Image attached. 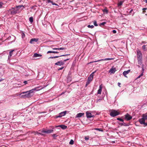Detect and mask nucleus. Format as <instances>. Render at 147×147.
<instances>
[{"mask_svg": "<svg viewBox=\"0 0 147 147\" xmlns=\"http://www.w3.org/2000/svg\"><path fill=\"white\" fill-rule=\"evenodd\" d=\"M37 89V88H35L29 91L23 92L21 94H26L25 95H23L21 97L23 98H29L32 96L34 94L33 92Z\"/></svg>", "mask_w": 147, "mask_h": 147, "instance_id": "nucleus-1", "label": "nucleus"}, {"mask_svg": "<svg viewBox=\"0 0 147 147\" xmlns=\"http://www.w3.org/2000/svg\"><path fill=\"white\" fill-rule=\"evenodd\" d=\"M119 114V113L117 111L115 110H112L110 113V115L111 116L114 117L118 115Z\"/></svg>", "mask_w": 147, "mask_h": 147, "instance_id": "nucleus-2", "label": "nucleus"}, {"mask_svg": "<svg viewBox=\"0 0 147 147\" xmlns=\"http://www.w3.org/2000/svg\"><path fill=\"white\" fill-rule=\"evenodd\" d=\"M113 59H114L113 58H105V59H101L99 60H98L96 61H91V62H90L89 63L90 64V63H92L94 62H98V61H106V60H113Z\"/></svg>", "mask_w": 147, "mask_h": 147, "instance_id": "nucleus-3", "label": "nucleus"}, {"mask_svg": "<svg viewBox=\"0 0 147 147\" xmlns=\"http://www.w3.org/2000/svg\"><path fill=\"white\" fill-rule=\"evenodd\" d=\"M9 12L11 14L14 15L16 14L17 12V9L15 8H12L11 9H10Z\"/></svg>", "mask_w": 147, "mask_h": 147, "instance_id": "nucleus-4", "label": "nucleus"}, {"mask_svg": "<svg viewBox=\"0 0 147 147\" xmlns=\"http://www.w3.org/2000/svg\"><path fill=\"white\" fill-rule=\"evenodd\" d=\"M137 59H142V53L139 50L137 51Z\"/></svg>", "mask_w": 147, "mask_h": 147, "instance_id": "nucleus-5", "label": "nucleus"}, {"mask_svg": "<svg viewBox=\"0 0 147 147\" xmlns=\"http://www.w3.org/2000/svg\"><path fill=\"white\" fill-rule=\"evenodd\" d=\"M96 72V71L92 72L90 76L88 78V80L89 81L91 82L92 81L93 78L94 74Z\"/></svg>", "mask_w": 147, "mask_h": 147, "instance_id": "nucleus-6", "label": "nucleus"}, {"mask_svg": "<svg viewBox=\"0 0 147 147\" xmlns=\"http://www.w3.org/2000/svg\"><path fill=\"white\" fill-rule=\"evenodd\" d=\"M125 118L128 121L131 120L132 118V117L128 113H127L125 115Z\"/></svg>", "mask_w": 147, "mask_h": 147, "instance_id": "nucleus-7", "label": "nucleus"}, {"mask_svg": "<svg viewBox=\"0 0 147 147\" xmlns=\"http://www.w3.org/2000/svg\"><path fill=\"white\" fill-rule=\"evenodd\" d=\"M71 57L70 56V54H65V62L70 60L71 59Z\"/></svg>", "mask_w": 147, "mask_h": 147, "instance_id": "nucleus-8", "label": "nucleus"}, {"mask_svg": "<svg viewBox=\"0 0 147 147\" xmlns=\"http://www.w3.org/2000/svg\"><path fill=\"white\" fill-rule=\"evenodd\" d=\"M38 38H33L31 39L30 41V43L31 44L34 43V42H37L38 41Z\"/></svg>", "mask_w": 147, "mask_h": 147, "instance_id": "nucleus-9", "label": "nucleus"}, {"mask_svg": "<svg viewBox=\"0 0 147 147\" xmlns=\"http://www.w3.org/2000/svg\"><path fill=\"white\" fill-rule=\"evenodd\" d=\"M130 71V70L129 69L127 71H124L123 74L125 77L127 78V76H126V75L128 74Z\"/></svg>", "mask_w": 147, "mask_h": 147, "instance_id": "nucleus-10", "label": "nucleus"}, {"mask_svg": "<svg viewBox=\"0 0 147 147\" xmlns=\"http://www.w3.org/2000/svg\"><path fill=\"white\" fill-rule=\"evenodd\" d=\"M86 113V117L87 118H90L93 117V116H92L91 113L89 112L88 111H87Z\"/></svg>", "mask_w": 147, "mask_h": 147, "instance_id": "nucleus-11", "label": "nucleus"}, {"mask_svg": "<svg viewBox=\"0 0 147 147\" xmlns=\"http://www.w3.org/2000/svg\"><path fill=\"white\" fill-rule=\"evenodd\" d=\"M145 120L143 117L141 119H139V121L141 124H143L144 125L145 124Z\"/></svg>", "mask_w": 147, "mask_h": 147, "instance_id": "nucleus-12", "label": "nucleus"}, {"mask_svg": "<svg viewBox=\"0 0 147 147\" xmlns=\"http://www.w3.org/2000/svg\"><path fill=\"white\" fill-rule=\"evenodd\" d=\"M16 9H17V11L20 9H22L24 8V6L22 5H20L16 6Z\"/></svg>", "mask_w": 147, "mask_h": 147, "instance_id": "nucleus-13", "label": "nucleus"}, {"mask_svg": "<svg viewBox=\"0 0 147 147\" xmlns=\"http://www.w3.org/2000/svg\"><path fill=\"white\" fill-rule=\"evenodd\" d=\"M102 88V87L101 85H100L99 86V89L98 91V94H101Z\"/></svg>", "mask_w": 147, "mask_h": 147, "instance_id": "nucleus-14", "label": "nucleus"}, {"mask_svg": "<svg viewBox=\"0 0 147 147\" xmlns=\"http://www.w3.org/2000/svg\"><path fill=\"white\" fill-rule=\"evenodd\" d=\"M116 71L115 68H111L109 70V72H111V73H114Z\"/></svg>", "mask_w": 147, "mask_h": 147, "instance_id": "nucleus-15", "label": "nucleus"}, {"mask_svg": "<svg viewBox=\"0 0 147 147\" xmlns=\"http://www.w3.org/2000/svg\"><path fill=\"white\" fill-rule=\"evenodd\" d=\"M14 51V50H12L11 51H10L9 53V55L8 56V59H9L11 57L12 54H13V52Z\"/></svg>", "mask_w": 147, "mask_h": 147, "instance_id": "nucleus-16", "label": "nucleus"}, {"mask_svg": "<svg viewBox=\"0 0 147 147\" xmlns=\"http://www.w3.org/2000/svg\"><path fill=\"white\" fill-rule=\"evenodd\" d=\"M84 115V113H80L77 115L76 117H80L83 116Z\"/></svg>", "mask_w": 147, "mask_h": 147, "instance_id": "nucleus-17", "label": "nucleus"}, {"mask_svg": "<svg viewBox=\"0 0 147 147\" xmlns=\"http://www.w3.org/2000/svg\"><path fill=\"white\" fill-rule=\"evenodd\" d=\"M64 115V111L61 113L58 116H56V117H61L62 116Z\"/></svg>", "mask_w": 147, "mask_h": 147, "instance_id": "nucleus-18", "label": "nucleus"}, {"mask_svg": "<svg viewBox=\"0 0 147 147\" xmlns=\"http://www.w3.org/2000/svg\"><path fill=\"white\" fill-rule=\"evenodd\" d=\"M42 56V55L40 54H38L37 53H35L34 54L33 57H41Z\"/></svg>", "mask_w": 147, "mask_h": 147, "instance_id": "nucleus-19", "label": "nucleus"}, {"mask_svg": "<svg viewBox=\"0 0 147 147\" xmlns=\"http://www.w3.org/2000/svg\"><path fill=\"white\" fill-rule=\"evenodd\" d=\"M56 127H60L63 129H64V125H61L55 126Z\"/></svg>", "mask_w": 147, "mask_h": 147, "instance_id": "nucleus-20", "label": "nucleus"}, {"mask_svg": "<svg viewBox=\"0 0 147 147\" xmlns=\"http://www.w3.org/2000/svg\"><path fill=\"white\" fill-rule=\"evenodd\" d=\"M63 64V63L62 61H59L57 63H55V64L56 65H62Z\"/></svg>", "mask_w": 147, "mask_h": 147, "instance_id": "nucleus-21", "label": "nucleus"}, {"mask_svg": "<svg viewBox=\"0 0 147 147\" xmlns=\"http://www.w3.org/2000/svg\"><path fill=\"white\" fill-rule=\"evenodd\" d=\"M59 52L57 51H49L47 52V53L48 54L49 53H57Z\"/></svg>", "mask_w": 147, "mask_h": 147, "instance_id": "nucleus-22", "label": "nucleus"}, {"mask_svg": "<svg viewBox=\"0 0 147 147\" xmlns=\"http://www.w3.org/2000/svg\"><path fill=\"white\" fill-rule=\"evenodd\" d=\"M142 117L145 120L147 119V115L146 114H143Z\"/></svg>", "mask_w": 147, "mask_h": 147, "instance_id": "nucleus-23", "label": "nucleus"}, {"mask_svg": "<svg viewBox=\"0 0 147 147\" xmlns=\"http://www.w3.org/2000/svg\"><path fill=\"white\" fill-rule=\"evenodd\" d=\"M53 130L52 129L51 130H46V133L47 134L50 133L53 131Z\"/></svg>", "mask_w": 147, "mask_h": 147, "instance_id": "nucleus-24", "label": "nucleus"}, {"mask_svg": "<svg viewBox=\"0 0 147 147\" xmlns=\"http://www.w3.org/2000/svg\"><path fill=\"white\" fill-rule=\"evenodd\" d=\"M138 60V63L140 65H141L142 63V59H137Z\"/></svg>", "mask_w": 147, "mask_h": 147, "instance_id": "nucleus-25", "label": "nucleus"}, {"mask_svg": "<svg viewBox=\"0 0 147 147\" xmlns=\"http://www.w3.org/2000/svg\"><path fill=\"white\" fill-rule=\"evenodd\" d=\"M103 11L104 13H105L106 14H107L108 12V11L107 9V8H105L103 10Z\"/></svg>", "mask_w": 147, "mask_h": 147, "instance_id": "nucleus-26", "label": "nucleus"}, {"mask_svg": "<svg viewBox=\"0 0 147 147\" xmlns=\"http://www.w3.org/2000/svg\"><path fill=\"white\" fill-rule=\"evenodd\" d=\"M29 20L30 22L31 23H32L33 22V18L32 17H31L29 18Z\"/></svg>", "mask_w": 147, "mask_h": 147, "instance_id": "nucleus-27", "label": "nucleus"}, {"mask_svg": "<svg viewBox=\"0 0 147 147\" xmlns=\"http://www.w3.org/2000/svg\"><path fill=\"white\" fill-rule=\"evenodd\" d=\"M146 45H144L142 46V49L144 51H146L147 50V48L146 47Z\"/></svg>", "mask_w": 147, "mask_h": 147, "instance_id": "nucleus-28", "label": "nucleus"}, {"mask_svg": "<svg viewBox=\"0 0 147 147\" xmlns=\"http://www.w3.org/2000/svg\"><path fill=\"white\" fill-rule=\"evenodd\" d=\"M53 50H62L64 49L63 48H54L53 49Z\"/></svg>", "mask_w": 147, "mask_h": 147, "instance_id": "nucleus-29", "label": "nucleus"}, {"mask_svg": "<svg viewBox=\"0 0 147 147\" xmlns=\"http://www.w3.org/2000/svg\"><path fill=\"white\" fill-rule=\"evenodd\" d=\"M123 3V1H121L119 2L118 4V6H119L122 5Z\"/></svg>", "mask_w": 147, "mask_h": 147, "instance_id": "nucleus-30", "label": "nucleus"}, {"mask_svg": "<svg viewBox=\"0 0 147 147\" xmlns=\"http://www.w3.org/2000/svg\"><path fill=\"white\" fill-rule=\"evenodd\" d=\"M69 144L71 145H73L74 144V141L73 140H71L69 142Z\"/></svg>", "mask_w": 147, "mask_h": 147, "instance_id": "nucleus-31", "label": "nucleus"}, {"mask_svg": "<svg viewBox=\"0 0 147 147\" xmlns=\"http://www.w3.org/2000/svg\"><path fill=\"white\" fill-rule=\"evenodd\" d=\"M143 73H142L140 75L136 78V79H137L141 77L142 76H143Z\"/></svg>", "mask_w": 147, "mask_h": 147, "instance_id": "nucleus-32", "label": "nucleus"}, {"mask_svg": "<svg viewBox=\"0 0 147 147\" xmlns=\"http://www.w3.org/2000/svg\"><path fill=\"white\" fill-rule=\"evenodd\" d=\"M94 24L95 26H98V25L97 24L96 21V20L94 21Z\"/></svg>", "mask_w": 147, "mask_h": 147, "instance_id": "nucleus-33", "label": "nucleus"}, {"mask_svg": "<svg viewBox=\"0 0 147 147\" xmlns=\"http://www.w3.org/2000/svg\"><path fill=\"white\" fill-rule=\"evenodd\" d=\"M88 27L89 28H94V26L93 25H88Z\"/></svg>", "mask_w": 147, "mask_h": 147, "instance_id": "nucleus-34", "label": "nucleus"}, {"mask_svg": "<svg viewBox=\"0 0 147 147\" xmlns=\"http://www.w3.org/2000/svg\"><path fill=\"white\" fill-rule=\"evenodd\" d=\"M117 120H119V121H122V122H123V119H122L121 118H117Z\"/></svg>", "mask_w": 147, "mask_h": 147, "instance_id": "nucleus-35", "label": "nucleus"}, {"mask_svg": "<svg viewBox=\"0 0 147 147\" xmlns=\"http://www.w3.org/2000/svg\"><path fill=\"white\" fill-rule=\"evenodd\" d=\"M106 24V22H103L100 24V26H101V25H104L105 24Z\"/></svg>", "mask_w": 147, "mask_h": 147, "instance_id": "nucleus-36", "label": "nucleus"}, {"mask_svg": "<svg viewBox=\"0 0 147 147\" xmlns=\"http://www.w3.org/2000/svg\"><path fill=\"white\" fill-rule=\"evenodd\" d=\"M22 37L23 38L25 36V34H24V33H23V32H22Z\"/></svg>", "mask_w": 147, "mask_h": 147, "instance_id": "nucleus-37", "label": "nucleus"}, {"mask_svg": "<svg viewBox=\"0 0 147 147\" xmlns=\"http://www.w3.org/2000/svg\"><path fill=\"white\" fill-rule=\"evenodd\" d=\"M59 56H55V57H51L49 58H51V59H53V58H55L57 57H58Z\"/></svg>", "mask_w": 147, "mask_h": 147, "instance_id": "nucleus-38", "label": "nucleus"}, {"mask_svg": "<svg viewBox=\"0 0 147 147\" xmlns=\"http://www.w3.org/2000/svg\"><path fill=\"white\" fill-rule=\"evenodd\" d=\"M91 82L89 81L88 80V81L86 82V86H87L88 84H89Z\"/></svg>", "mask_w": 147, "mask_h": 147, "instance_id": "nucleus-39", "label": "nucleus"}, {"mask_svg": "<svg viewBox=\"0 0 147 147\" xmlns=\"http://www.w3.org/2000/svg\"><path fill=\"white\" fill-rule=\"evenodd\" d=\"M51 3L53 5H55L58 6V5L56 3H54L53 2V1H51Z\"/></svg>", "mask_w": 147, "mask_h": 147, "instance_id": "nucleus-40", "label": "nucleus"}, {"mask_svg": "<svg viewBox=\"0 0 147 147\" xmlns=\"http://www.w3.org/2000/svg\"><path fill=\"white\" fill-rule=\"evenodd\" d=\"M3 5V3L2 2H0V8H1L2 7Z\"/></svg>", "mask_w": 147, "mask_h": 147, "instance_id": "nucleus-41", "label": "nucleus"}, {"mask_svg": "<svg viewBox=\"0 0 147 147\" xmlns=\"http://www.w3.org/2000/svg\"><path fill=\"white\" fill-rule=\"evenodd\" d=\"M46 130H42L41 131V132H42V133H46Z\"/></svg>", "mask_w": 147, "mask_h": 147, "instance_id": "nucleus-42", "label": "nucleus"}, {"mask_svg": "<svg viewBox=\"0 0 147 147\" xmlns=\"http://www.w3.org/2000/svg\"><path fill=\"white\" fill-rule=\"evenodd\" d=\"M133 11V9H131L130 10V11L129 12V15H131V13L132 12V11Z\"/></svg>", "mask_w": 147, "mask_h": 147, "instance_id": "nucleus-43", "label": "nucleus"}, {"mask_svg": "<svg viewBox=\"0 0 147 147\" xmlns=\"http://www.w3.org/2000/svg\"><path fill=\"white\" fill-rule=\"evenodd\" d=\"M113 32L114 33V34H115L117 32L116 31V30H113Z\"/></svg>", "mask_w": 147, "mask_h": 147, "instance_id": "nucleus-44", "label": "nucleus"}, {"mask_svg": "<svg viewBox=\"0 0 147 147\" xmlns=\"http://www.w3.org/2000/svg\"><path fill=\"white\" fill-rule=\"evenodd\" d=\"M63 68H64L63 67H61L59 69H58V70H61V69H63Z\"/></svg>", "mask_w": 147, "mask_h": 147, "instance_id": "nucleus-45", "label": "nucleus"}, {"mask_svg": "<svg viewBox=\"0 0 147 147\" xmlns=\"http://www.w3.org/2000/svg\"><path fill=\"white\" fill-rule=\"evenodd\" d=\"M52 136L53 137H56L57 136L56 134H54L52 135Z\"/></svg>", "mask_w": 147, "mask_h": 147, "instance_id": "nucleus-46", "label": "nucleus"}, {"mask_svg": "<svg viewBox=\"0 0 147 147\" xmlns=\"http://www.w3.org/2000/svg\"><path fill=\"white\" fill-rule=\"evenodd\" d=\"M118 86L119 87H120L121 86H120V85H121V83L119 82H118Z\"/></svg>", "mask_w": 147, "mask_h": 147, "instance_id": "nucleus-47", "label": "nucleus"}, {"mask_svg": "<svg viewBox=\"0 0 147 147\" xmlns=\"http://www.w3.org/2000/svg\"><path fill=\"white\" fill-rule=\"evenodd\" d=\"M47 1L48 3H51V0H47Z\"/></svg>", "mask_w": 147, "mask_h": 147, "instance_id": "nucleus-48", "label": "nucleus"}, {"mask_svg": "<svg viewBox=\"0 0 147 147\" xmlns=\"http://www.w3.org/2000/svg\"><path fill=\"white\" fill-rule=\"evenodd\" d=\"M24 83H25V84H26L27 83V81H24Z\"/></svg>", "mask_w": 147, "mask_h": 147, "instance_id": "nucleus-49", "label": "nucleus"}, {"mask_svg": "<svg viewBox=\"0 0 147 147\" xmlns=\"http://www.w3.org/2000/svg\"><path fill=\"white\" fill-rule=\"evenodd\" d=\"M144 64H142V68H144Z\"/></svg>", "mask_w": 147, "mask_h": 147, "instance_id": "nucleus-50", "label": "nucleus"}, {"mask_svg": "<svg viewBox=\"0 0 147 147\" xmlns=\"http://www.w3.org/2000/svg\"><path fill=\"white\" fill-rule=\"evenodd\" d=\"M144 68H142V73H143L144 72Z\"/></svg>", "mask_w": 147, "mask_h": 147, "instance_id": "nucleus-51", "label": "nucleus"}, {"mask_svg": "<svg viewBox=\"0 0 147 147\" xmlns=\"http://www.w3.org/2000/svg\"><path fill=\"white\" fill-rule=\"evenodd\" d=\"M146 9H147V8H143V9H142V10H146Z\"/></svg>", "mask_w": 147, "mask_h": 147, "instance_id": "nucleus-52", "label": "nucleus"}, {"mask_svg": "<svg viewBox=\"0 0 147 147\" xmlns=\"http://www.w3.org/2000/svg\"><path fill=\"white\" fill-rule=\"evenodd\" d=\"M147 126V123H145L144 125V126Z\"/></svg>", "mask_w": 147, "mask_h": 147, "instance_id": "nucleus-53", "label": "nucleus"}, {"mask_svg": "<svg viewBox=\"0 0 147 147\" xmlns=\"http://www.w3.org/2000/svg\"><path fill=\"white\" fill-rule=\"evenodd\" d=\"M85 139L86 140H88V138L85 137Z\"/></svg>", "mask_w": 147, "mask_h": 147, "instance_id": "nucleus-54", "label": "nucleus"}, {"mask_svg": "<svg viewBox=\"0 0 147 147\" xmlns=\"http://www.w3.org/2000/svg\"><path fill=\"white\" fill-rule=\"evenodd\" d=\"M67 128V126H66L65 125V129H66Z\"/></svg>", "mask_w": 147, "mask_h": 147, "instance_id": "nucleus-55", "label": "nucleus"}, {"mask_svg": "<svg viewBox=\"0 0 147 147\" xmlns=\"http://www.w3.org/2000/svg\"><path fill=\"white\" fill-rule=\"evenodd\" d=\"M145 1L146 3H147V0H145Z\"/></svg>", "mask_w": 147, "mask_h": 147, "instance_id": "nucleus-56", "label": "nucleus"}, {"mask_svg": "<svg viewBox=\"0 0 147 147\" xmlns=\"http://www.w3.org/2000/svg\"><path fill=\"white\" fill-rule=\"evenodd\" d=\"M65 114H66V111H65Z\"/></svg>", "mask_w": 147, "mask_h": 147, "instance_id": "nucleus-57", "label": "nucleus"}, {"mask_svg": "<svg viewBox=\"0 0 147 147\" xmlns=\"http://www.w3.org/2000/svg\"><path fill=\"white\" fill-rule=\"evenodd\" d=\"M138 67H140V65H138Z\"/></svg>", "mask_w": 147, "mask_h": 147, "instance_id": "nucleus-58", "label": "nucleus"}, {"mask_svg": "<svg viewBox=\"0 0 147 147\" xmlns=\"http://www.w3.org/2000/svg\"><path fill=\"white\" fill-rule=\"evenodd\" d=\"M134 13H133V14L132 16H133V15H134Z\"/></svg>", "mask_w": 147, "mask_h": 147, "instance_id": "nucleus-59", "label": "nucleus"}, {"mask_svg": "<svg viewBox=\"0 0 147 147\" xmlns=\"http://www.w3.org/2000/svg\"><path fill=\"white\" fill-rule=\"evenodd\" d=\"M38 134H40V133H38Z\"/></svg>", "mask_w": 147, "mask_h": 147, "instance_id": "nucleus-60", "label": "nucleus"}, {"mask_svg": "<svg viewBox=\"0 0 147 147\" xmlns=\"http://www.w3.org/2000/svg\"><path fill=\"white\" fill-rule=\"evenodd\" d=\"M122 125H123V124H121Z\"/></svg>", "mask_w": 147, "mask_h": 147, "instance_id": "nucleus-61", "label": "nucleus"}, {"mask_svg": "<svg viewBox=\"0 0 147 147\" xmlns=\"http://www.w3.org/2000/svg\"><path fill=\"white\" fill-rule=\"evenodd\" d=\"M0 81H1V80H0Z\"/></svg>", "mask_w": 147, "mask_h": 147, "instance_id": "nucleus-62", "label": "nucleus"}, {"mask_svg": "<svg viewBox=\"0 0 147 147\" xmlns=\"http://www.w3.org/2000/svg\"><path fill=\"white\" fill-rule=\"evenodd\" d=\"M0 81H1V80H0Z\"/></svg>", "mask_w": 147, "mask_h": 147, "instance_id": "nucleus-63", "label": "nucleus"}]
</instances>
